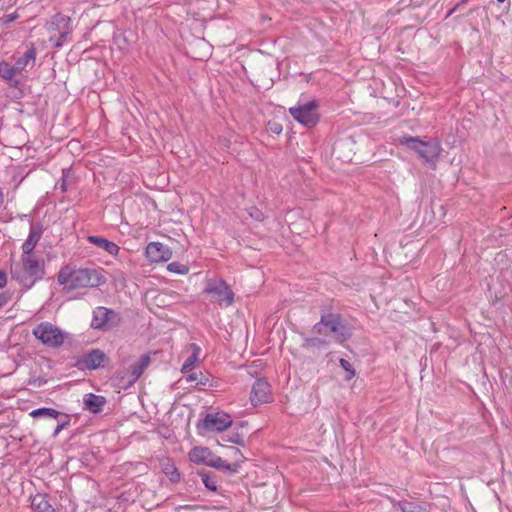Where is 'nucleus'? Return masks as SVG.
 Masks as SVG:
<instances>
[{
  "label": "nucleus",
  "instance_id": "1",
  "mask_svg": "<svg viewBox=\"0 0 512 512\" xmlns=\"http://www.w3.org/2000/svg\"><path fill=\"white\" fill-rule=\"evenodd\" d=\"M312 331L320 336L332 334L338 344H344L353 336V327L332 305L320 307V320L313 325Z\"/></svg>",
  "mask_w": 512,
  "mask_h": 512
},
{
  "label": "nucleus",
  "instance_id": "2",
  "mask_svg": "<svg viewBox=\"0 0 512 512\" xmlns=\"http://www.w3.org/2000/svg\"><path fill=\"white\" fill-rule=\"evenodd\" d=\"M10 274L22 288L29 290L37 281L44 278V260L39 257H21L18 263L11 265Z\"/></svg>",
  "mask_w": 512,
  "mask_h": 512
},
{
  "label": "nucleus",
  "instance_id": "3",
  "mask_svg": "<svg viewBox=\"0 0 512 512\" xmlns=\"http://www.w3.org/2000/svg\"><path fill=\"white\" fill-rule=\"evenodd\" d=\"M401 143L415 151L427 163L434 164L441 151L438 141L423 142L418 137H404Z\"/></svg>",
  "mask_w": 512,
  "mask_h": 512
},
{
  "label": "nucleus",
  "instance_id": "4",
  "mask_svg": "<svg viewBox=\"0 0 512 512\" xmlns=\"http://www.w3.org/2000/svg\"><path fill=\"white\" fill-rule=\"evenodd\" d=\"M33 336L43 345L52 348L62 346L65 341V333L50 322H41L32 331Z\"/></svg>",
  "mask_w": 512,
  "mask_h": 512
},
{
  "label": "nucleus",
  "instance_id": "5",
  "mask_svg": "<svg viewBox=\"0 0 512 512\" xmlns=\"http://www.w3.org/2000/svg\"><path fill=\"white\" fill-rule=\"evenodd\" d=\"M72 289L98 287L106 282L101 270L80 268L72 270Z\"/></svg>",
  "mask_w": 512,
  "mask_h": 512
},
{
  "label": "nucleus",
  "instance_id": "6",
  "mask_svg": "<svg viewBox=\"0 0 512 512\" xmlns=\"http://www.w3.org/2000/svg\"><path fill=\"white\" fill-rule=\"evenodd\" d=\"M318 107V102L311 100L307 103L289 108V114L295 121L303 126L312 128L319 122Z\"/></svg>",
  "mask_w": 512,
  "mask_h": 512
},
{
  "label": "nucleus",
  "instance_id": "7",
  "mask_svg": "<svg viewBox=\"0 0 512 512\" xmlns=\"http://www.w3.org/2000/svg\"><path fill=\"white\" fill-rule=\"evenodd\" d=\"M203 294L211 296L220 305L230 306L234 302V292L223 279H208Z\"/></svg>",
  "mask_w": 512,
  "mask_h": 512
},
{
  "label": "nucleus",
  "instance_id": "8",
  "mask_svg": "<svg viewBox=\"0 0 512 512\" xmlns=\"http://www.w3.org/2000/svg\"><path fill=\"white\" fill-rule=\"evenodd\" d=\"M120 322L121 317L118 312L110 308L99 306L93 311V318L90 326L93 329L110 331L119 326Z\"/></svg>",
  "mask_w": 512,
  "mask_h": 512
},
{
  "label": "nucleus",
  "instance_id": "9",
  "mask_svg": "<svg viewBox=\"0 0 512 512\" xmlns=\"http://www.w3.org/2000/svg\"><path fill=\"white\" fill-rule=\"evenodd\" d=\"M150 361L151 359L148 354L142 355L136 363L130 366L128 376L125 371L118 370L114 374V380L118 381V385L122 388H128L141 377L144 370L150 364Z\"/></svg>",
  "mask_w": 512,
  "mask_h": 512
},
{
  "label": "nucleus",
  "instance_id": "10",
  "mask_svg": "<svg viewBox=\"0 0 512 512\" xmlns=\"http://www.w3.org/2000/svg\"><path fill=\"white\" fill-rule=\"evenodd\" d=\"M232 425V419L229 414L224 412L207 413L204 419L198 423L197 427L207 431L221 432Z\"/></svg>",
  "mask_w": 512,
  "mask_h": 512
},
{
  "label": "nucleus",
  "instance_id": "11",
  "mask_svg": "<svg viewBox=\"0 0 512 512\" xmlns=\"http://www.w3.org/2000/svg\"><path fill=\"white\" fill-rule=\"evenodd\" d=\"M108 361L107 355L100 349H92L88 353L78 358L76 366L80 370H96L100 368L103 363Z\"/></svg>",
  "mask_w": 512,
  "mask_h": 512
},
{
  "label": "nucleus",
  "instance_id": "12",
  "mask_svg": "<svg viewBox=\"0 0 512 512\" xmlns=\"http://www.w3.org/2000/svg\"><path fill=\"white\" fill-rule=\"evenodd\" d=\"M270 384L264 378H258L251 391L250 400L253 406H258L263 403H268L271 400Z\"/></svg>",
  "mask_w": 512,
  "mask_h": 512
},
{
  "label": "nucleus",
  "instance_id": "13",
  "mask_svg": "<svg viewBox=\"0 0 512 512\" xmlns=\"http://www.w3.org/2000/svg\"><path fill=\"white\" fill-rule=\"evenodd\" d=\"M145 255L150 262H166L172 257V251L160 242H150L146 247Z\"/></svg>",
  "mask_w": 512,
  "mask_h": 512
},
{
  "label": "nucleus",
  "instance_id": "14",
  "mask_svg": "<svg viewBox=\"0 0 512 512\" xmlns=\"http://www.w3.org/2000/svg\"><path fill=\"white\" fill-rule=\"evenodd\" d=\"M48 30L54 33H72L71 18L61 13H56L49 24Z\"/></svg>",
  "mask_w": 512,
  "mask_h": 512
},
{
  "label": "nucleus",
  "instance_id": "15",
  "mask_svg": "<svg viewBox=\"0 0 512 512\" xmlns=\"http://www.w3.org/2000/svg\"><path fill=\"white\" fill-rule=\"evenodd\" d=\"M84 409L93 413L99 414L103 410V406L106 404V398L101 395L88 393L83 399Z\"/></svg>",
  "mask_w": 512,
  "mask_h": 512
},
{
  "label": "nucleus",
  "instance_id": "16",
  "mask_svg": "<svg viewBox=\"0 0 512 512\" xmlns=\"http://www.w3.org/2000/svg\"><path fill=\"white\" fill-rule=\"evenodd\" d=\"M35 60L36 47L33 43H29L23 55L15 60V68L21 72L29 65L33 67L35 65Z\"/></svg>",
  "mask_w": 512,
  "mask_h": 512
},
{
  "label": "nucleus",
  "instance_id": "17",
  "mask_svg": "<svg viewBox=\"0 0 512 512\" xmlns=\"http://www.w3.org/2000/svg\"><path fill=\"white\" fill-rule=\"evenodd\" d=\"M160 467L162 472L169 478L172 483H178L180 481V472L170 457L162 458L160 460Z\"/></svg>",
  "mask_w": 512,
  "mask_h": 512
},
{
  "label": "nucleus",
  "instance_id": "18",
  "mask_svg": "<svg viewBox=\"0 0 512 512\" xmlns=\"http://www.w3.org/2000/svg\"><path fill=\"white\" fill-rule=\"evenodd\" d=\"M87 240L89 243L96 245L97 247L103 249L104 251H106L107 253H109L110 255H113V256L117 255L120 250V247L116 243H114L104 237L88 236Z\"/></svg>",
  "mask_w": 512,
  "mask_h": 512
},
{
  "label": "nucleus",
  "instance_id": "19",
  "mask_svg": "<svg viewBox=\"0 0 512 512\" xmlns=\"http://www.w3.org/2000/svg\"><path fill=\"white\" fill-rule=\"evenodd\" d=\"M31 508L35 512H56L48 500V495L42 493L31 497Z\"/></svg>",
  "mask_w": 512,
  "mask_h": 512
},
{
  "label": "nucleus",
  "instance_id": "20",
  "mask_svg": "<svg viewBox=\"0 0 512 512\" xmlns=\"http://www.w3.org/2000/svg\"><path fill=\"white\" fill-rule=\"evenodd\" d=\"M212 456L211 450L207 447H194L189 452V459L195 464H205L208 466Z\"/></svg>",
  "mask_w": 512,
  "mask_h": 512
},
{
  "label": "nucleus",
  "instance_id": "21",
  "mask_svg": "<svg viewBox=\"0 0 512 512\" xmlns=\"http://www.w3.org/2000/svg\"><path fill=\"white\" fill-rule=\"evenodd\" d=\"M208 466L220 471H224L228 474H235L236 472H238L239 469L238 464H230L227 461L223 460L221 457L214 455L211 457Z\"/></svg>",
  "mask_w": 512,
  "mask_h": 512
},
{
  "label": "nucleus",
  "instance_id": "22",
  "mask_svg": "<svg viewBox=\"0 0 512 512\" xmlns=\"http://www.w3.org/2000/svg\"><path fill=\"white\" fill-rule=\"evenodd\" d=\"M197 474L201 477L204 486L212 492L217 491V475L209 470L201 469L197 471Z\"/></svg>",
  "mask_w": 512,
  "mask_h": 512
},
{
  "label": "nucleus",
  "instance_id": "23",
  "mask_svg": "<svg viewBox=\"0 0 512 512\" xmlns=\"http://www.w3.org/2000/svg\"><path fill=\"white\" fill-rule=\"evenodd\" d=\"M396 505L401 512H429L426 505L408 500L398 501Z\"/></svg>",
  "mask_w": 512,
  "mask_h": 512
},
{
  "label": "nucleus",
  "instance_id": "24",
  "mask_svg": "<svg viewBox=\"0 0 512 512\" xmlns=\"http://www.w3.org/2000/svg\"><path fill=\"white\" fill-rule=\"evenodd\" d=\"M329 345V341L321 337H304L302 348L310 349H321Z\"/></svg>",
  "mask_w": 512,
  "mask_h": 512
},
{
  "label": "nucleus",
  "instance_id": "25",
  "mask_svg": "<svg viewBox=\"0 0 512 512\" xmlns=\"http://www.w3.org/2000/svg\"><path fill=\"white\" fill-rule=\"evenodd\" d=\"M63 413L50 408V407H41L34 409L30 412V416L33 418H39V417H48V418H54L57 419L59 416H62Z\"/></svg>",
  "mask_w": 512,
  "mask_h": 512
},
{
  "label": "nucleus",
  "instance_id": "26",
  "mask_svg": "<svg viewBox=\"0 0 512 512\" xmlns=\"http://www.w3.org/2000/svg\"><path fill=\"white\" fill-rule=\"evenodd\" d=\"M43 232L44 227L41 222L31 223L27 239L37 245L42 237Z\"/></svg>",
  "mask_w": 512,
  "mask_h": 512
},
{
  "label": "nucleus",
  "instance_id": "27",
  "mask_svg": "<svg viewBox=\"0 0 512 512\" xmlns=\"http://www.w3.org/2000/svg\"><path fill=\"white\" fill-rule=\"evenodd\" d=\"M19 72L20 71L15 68V63L13 65L5 61L0 63V76L8 82H12V76H15V74Z\"/></svg>",
  "mask_w": 512,
  "mask_h": 512
},
{
  "label": "nucleus",
  "instance_id": "28",
  "mask_svg": "<svg viewBox=\"0 0 512 512\" xmlns=\"http://www.w3.org/2000/svg\"><path fill=\"white\" fill-rule=\"evenodd\" d=\"M192 347L194 348V352L185 360L181 372L187 373L189 372L194 364L198 361V354H199V347L196 344H192Z\"/></svg>",
  "mask_w": 512,
  "mask_h": 512
},
{
  "label": "nucleus",
  "instance_id": "29",
  "mask_svg": "<svg viewBox=\"0 0 512 512\" xmlns=\"http://www.w3.org/2000/svg\"><path fill=\"white\" fill-rule=\"evenodd\" d=\"M187 381H196L198 386H210V374L191 373L187 376Z\"/></svg>",
  "mask_w": 512,
  "mask_h": 512
},
{
  "label": "nucleus",
  "instance_id": "30",
  "mask_svg": "<svg viewBox=\"0 0 512 512\" xmlns=\"http://www.w3.org/2000/svg\"><path fill=\"white\" fill-rule=\"evenodd\" d=\"M167 269L169 272L181 275L187 274L189 272L188 266L177 261L169 263Z\"/></svg>",
  "mask_w": 512,
  "mask_h": 512
},
{
  "label": "nucleus",
  "instance_id": "31",
  "mask_svg": "<svg viewBox=\"0 0 512 512\" xmlns=\"http://www.w3.org/2000/svg\"><path fill=\"white\" fill-rule=\"evenodd\" d=\"M71 33H60L58 34V36L56 35H53L49 38V42L51 43V45L54 47V48H61L64 43L66 42L68 36L70 35Z\"/></svg>",
  "mask_w": 512,
  "mask_h": 512
},
{
  "label": "nucleus",
  "instance_id": "32",
  "mask_svg": "<svg viewBox=\"0 0 512 512\" xmlns=\"http://www.w3.org/2000/svg\"><path fill=\"white\" fill-rule=\"evenodd\" d=\"M339 364L341 368L345 370L347 373V375L345 376V380H351L355 376V369L353 368L351 363L348 360L341 358L339 360Z\"/></svg>",
  "mask_w": 512,
  "mask_h": 512
},
{
  "label": "nucleus",
  "instance_id": "33",
  "mask_svg": "<svg viewBox=\"0 0 512 512\" xmlns=\"http://www.w3.org/2000/svg\"><path fill=\"white\" fill-rule=\"evenodd\" d=\"M71 275L72 270L67 272L66 270L62 269L58 274V282L61 285H66L72 289V278L70 277Z\"/></svg>",
  "mask_w": 512,
  "mask_h": 512
},
{
  "label": "nucleus",
  "instance_id": "34",
  "mask_svg": "<svg viewBox=\"0 0 512 512\" xmlns=\"http://www.w3.org/2000/svg\"><path fill=\"white\" fill-rule=\"evenodd\" d=\"M36 247V244L31 242L30 240L26 239L25 242L22 244V256H30V257H36L34 254V249Z\"/></svg>",
  "mask_w": 512,
  "mask_h": 512
},
{
  "label": "nucleus",
  "instance_id": "35",
  "mask_svg": "<svg viewBox=\"0 0 512 512\" xmlns=\"http://www.w3.org/2000/svg\"><path fill=\"white\" fill-rule=\"evenodd\" d=\"M227 442H231L240 446H244V436L240 434L239 432H234L232 435L228 436L226 439H224Z\"/></svg>",
  "mask_w": 512,
  "mask_h": 512
},
{
  "label": "nucleus",
  "instance_id": "36",
  "mask_svg": "<svg viewBox=\"0 0 512 512\" xmlns=\"http://www.w3.org/2000/svg\"><path fill=\"white\" fill-rule=\"evenodd\" d=\"M63 415L65 416L66 420L61 422V423H59L57 425V427H56V429L54 430V433H53L54 437L57 436L61 430H63L64 428H66L70 424V416L68 414H63Z\"/></svg>",
  "mask_w": 512,
  "mask_h": 512
},
{
  "label": "nucleus",
  "instance_id": "37",
  "mask_svg": "<svg viewBox=\"0 0 512 512\" xmlns=\"http://www.w3.org/2000/svg\"><path fill=\"white\" fill-rule=\"evenodd\" d=\"M47 383V380L43 377H37L29 381L30 385H33L35 387H41Z\"/></svg>",
  "mask_w": 512,
  "mask_h": 512
},
{
  "label": "nucleus",
  "instance_id": "38",
  "mask_svg": "<svg viewBox=\"0 0 512 512\" xmlns=\"http://www.w3.org/2000/svg\"><path fill=\"white\" fill-rule=\"evenodd\" d=\"M10 300V295L7 292L0 293V308L5 306Z\"/></svg>",
  "mask_w": 512,
  "mask_h": 512
},
{
  "label": "nucleus",
  "instance_id": "39",
  "mask_svg": "<svg viewBox=\"0 0 512 512\" xmlns=\"http://www.w3.org/2000/svg\"><path fill=\"white\" fill-rule=\"evenodd\" d=\"M7 285V275L4 271L0 270V289Z\"/></svg>",
  "mask_w": 512,
  "mask_h": 512
},
{
  "label": "nucleus",
  "instance_id": "40",
  "mask_svg": "<svg viewBox=\"0 0 512 512\" xmlns=\"http://www.w3.org/2000/svg\"><path fill=\"white\" fill-rule=\"evenodd\" d=\"M469 0H460L448 13L446 17L451 16L460 5L466 4Z\"/></svg>",
  "mask_w": 512,
  "mask_h": 512
},
{
  "label": "nucleus",
  "instance_id": "41",
  "mask_svg": "<svg viewBox=\"0 0 512 512\" xmlns=\"http://www.w3.org/2000/svg\"><path fill=\"white\" fill-rule=\"evenodd\" d=\"M271 131L273 133H276V134H279L281 133L282 131V126L278 123H274L272 126H271Z\"/></svg>",
  "mask_w": 512,
  "mask_h": 512
},
{
  "label": "nucleus",
  "instance_id": "42",
  "mask_svg": "<svg viewBox=\"0 0 512 512\" xmlns=\"http://www.w3.org/2000/svg\"><path fill=\"white\" fill-rule=\"evenodd\" d=\"M19 80L15 79L14 76H12V82H9L11 87H17L19 85Z\"/></svg>",
  "mask_w": 512,
  "mask_h": 512
},
{
  "label": "nucleus",
  "instance_id": "43",
  "mask_svg": "<svg viewBox=\"0 0 512 512\" xmlns=\"http://www.w3.org/2000/svg\"><path fill=\"white\" fill-rule=\"evenodd\" d=\"M252 217H254L256 220H262V213L260 211H256L255 215L254 214H250Z\"/></svg>",
  "mask_w": 512,
  "mask_h": 512
},
{
  "label": "nucleus",
  "instance_id": "44",
  "mask_svg": "<svg viewBox=\"0 0 512 512\" xmlns=\"http://www.w3.org/2000/svg\"><path fill=\"white\" fill-rule=\"evenodd\" d=\"M3 201H4L3 192H2V189L0 188V206L3 204Z\"/></svg>",
  "mask_w": 512,
  "mask_h": 512
},
{
  "label": "nucleus",
  "instance_id": "45",
  "mask_svg": "<svg viewBox=\"0 0 512 512\" xmlns=\"http://www.w3.org/2000/svg\"><path fill=\"white\" fill-rule=\"evenodd\" d=\"M16 17H17L16 15H10L9 16V21H12V20L16 19Z\"/></svg>",
  "mask_w": 512,
  "mask_h": 512
},
{
  "label": "nucleus",
  "instance_id": "46",
  "mask_svg": "<svg viewBox=\"0 0 512 512\" xmlns=\"http://www.w3.org/2000/svg\"><path fill=\"white\" fill-rule=\"evenodd\" d=\"M497 1L500 2V3H503L505 0H497Z\"/></svg>",
  "mask_w": 512,
  "mask_h": 512
}]
</instances>
